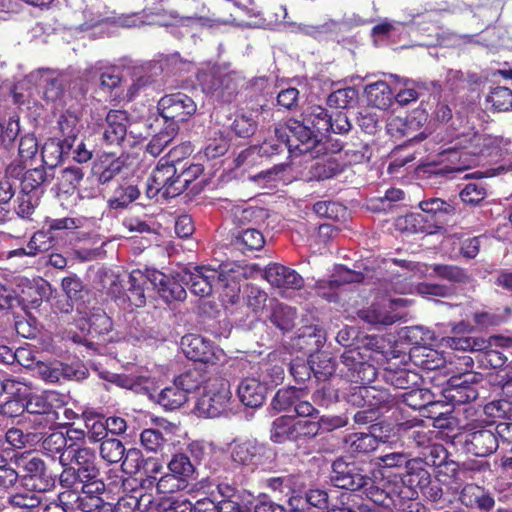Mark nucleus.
<instances>
[{
	"mask_svg": "<svg viewBox=\"0 0 512 512\" xmlns=\"http://www.w3.org/2000/svg\"><path fill=\"white\" fill-rule=\"evenodd\" d=\"M150 283L159 293L160 297L166 302L173 300H184L186 290L181 284L171 279L168 275L154 270L146 269L133 270L128 279L127 299L134 307H142L146 303L145 290L147 284Z\"/></svg>",
	"mask_w": 512,
	"mask_h": 512,
	"instance_id": "1",
	"label": "nucleus"
},
{
	"mask_svg": "<svg viewBox=\"0 0 512 512\" xmlns=\"http://www.w3.org/2000/svg\"><path fill=\"white\" fill-rule=\"evenodd\" d=\"M502 142L503 138L501 137L481 134L470 130L457 135L454 139L449 141L446 144L447 147H445L442 152L455 154L460 151L459 160L461 161V165L455 168V170L462 171L476 164V157L497 154Z\"/></svg>",
	"mask_w": 512,
	"mask_h": 512,
	"instance_id": "2",
	"label": "nucleus"
},
{
	"mask_svg": "<svg viewBox=\"0 0 512 512\" xmlns=\"http://www.w3.org/2000/svg\"><path fill=\"white\" fill-rule=\"evenodd\" d=\"M442 345L463 351L485 350L482 361L496 369L506 363L507 356L505 351L512 348V339L503 336H493L489 340V347H487L483 339L472 337H445L442 339Z\"/></svg>",
	"mask_w": 512,
	"mask_h": 512,
	"instance_id": "3",
	"label": "nucleus"
},
{
	"mask_svg": "<svg viewBox=\"0 0 512 512\" xmlns=\"http://www.w3.org/2000/svg\"><path fill=\"white\" fill-rule=\"evenodd\" d=\"M231 401L232 392L229 382L220 377H213L205 382L195 408L200 416L214 418L227 412Z\"/></svg>",
	"mask_w": 512,
	"mask_h": 512,
	"instance_id": "4",
	"label": "nucleus"
},
{
	"mask_svg": "<svg viewBox=\"0 0 512 512\" xmlns=\"http://www.w3.org/2000/svg\"><path fill=\"white\" fill-rule=\"evenodd\" d=\"M276 134L286 137L288 151L292 154H310L311 157H317L323 150V137L303 122L292 121L287 126L276 127Z\"/></svg>",
	"mask_w": 512,
	"mask_h": 512,
	"instance_id": "5",
	"label": "nucleus"
},
{
	"mask_svg": "<svg viewBox=\"0 0 512 512\" xmlns=\"http://www.w3.org/2000/svg\"><path fill=\"white\" fill-rule=\"evenodd\" d=\"M176 282L188 286L191 292L200 297L211 295L217 287V281L220 278V269L210 266H195L192 269L183 268L175 275L169 276Z\"/></svg>",
	"mask_w": 512,
	"mask_h": 512,
	"instance_id": "6",
	"label": "nucleus"
},
{
	"mask_svg": "<svg viewBox=\"0 0 512 512\" xmlns=\"http://www.w3.org/2000/svg\"><path fill=\"white\" fill-rule=\"evenodd\" d=\"M181 193L182 186L178 182L177 168L173 163L161 159L147 180V196L154 198L160 195L168 199Z\"/></svg>",
	"mask_w": 512,
	"mask_h": 512,
	"instance_id": "7",
	"label": "nucleus"
},
{
	"mask_svg": "<svg viewBox=\"0 0 512 512\" xmlns=\"http://www.w3.org/2000/svg\"><path fill=\"white\" fill-rule=\"evenodd\" d=\"M408 304L409 301L404 298L385 297L362 310L360 317L372 325H391L402 317L401 309Z\"/></svg>",
	"mask_w": 512,
	"mask_h": 512,
	"instance_id": "8",
	"label": "nucleus"
},
{
	"mask_svg": "<svg viewBox=\"0 0 512 512\" xmlns=\"http://www.w3.org/2000/svg\"><path fill=\"white\" fill-rule=\"evenodd\" d=\"M307 396L308 391L304 388L288 387L277 391L271 405L279 412L293 410L299 417H313L318 411Z\"/></svg>",
	"mask_w": 512,
	"mask_h": 512,
	"instance_id": "9",
	"label": "nucleus"
},
{
	"mask_svg": "<svg viewBox=\"0 0 512 512\" xmlns=\"http://www.w3.org/2000/svg\"><path fill=\"white\" fill-rule=\"evenodd\" d=\"M158 109L166 122L171 121L177 126V123L186 122L195 115L197 104L190 96L179 92L163 96L158 102Z\"/></svg>",
	"mask_w": 512,
	"mask_h": 512,
	"instance_id": "10",
	"label": "nucleus"
},
{
	"mask_svg": "<svg viewBox=\"0 0 512 512\" xmlns=\"http://www.w3.org/2000/svg\"><path fill=\"white\" fill-rule=\"evenodd\" d=\"M332 484L341 489L356 491L372 484V479L354 463L337 459L332 464Z\"/></svg>",
	"mask_w": 512,
	"mask_h": 512,
	"instance_id": "11",
	"label": "nucleus"
},
{
	"mask_svg": "<svg viewBox=\"0 0 512 512\" xmlns=\"http://www.w3.org/2000/svg\"><path fill=\"white\" fill-rule=\"evenodd\" d=\"M245 279L244 269L236 264L220 266V278L216 290L220 291L219 298L225 308L236 304L240 299L241 282Z\"/></svg>",
	"mask_w": 512,
	"mask_h": 512,
	"instance_id": "12",
	"label": "nucleus"
},
{
	"mask_svg": "<svg viewBox=\"0 0 512 512\" xmlns=\"http://www.w3.org/2000/svg\"><path fill=\"white\" fill-rule=\"evenodd\" d=\"M181 349L187 358L202 363L214 364L224 356L222 349L214 346L212 341L198 334L183 336Z\"/></svg>",
	"mask_w": 512,
	"mask_h": 512,
	"instance_id": "13",
	"label": "nucleus"
},
{
	"mask_svg": "<svg viewBox=\"0 0 512 512\" xmlns=\"http://www.w3.org/2000/svg\"><path fill=\"white\" fill-rule=\"evenodd\" d=\"M349 402L361 408H371L372 411L378 414L391 408L395 403V397H392L386 389L362 384L354 388Z\"/></svg>",
	"mask_w": 512,
	"mask_h": 512,
	"instance_id": "14",
	"label": "nucleus"
},
{
	"mask_svg": "<svg viewBox=\"0 0 512 512\" xmlns=\"http://www.w3.org/2000/svg\"><path fill=\"white\" fill-rule=\"evenodd\" d=\"M428 115L425 110L416 109L406 118H392L388 125V132L394 137H406L409 141H421L427 134L421 131L427 122Z\"/></svg>",
	"mask_w": 512,
	"mask_h": 512,
	"instance_id": "15",
	"label": "nucleus"
},
{
	"mask_svg": "<svg viewBox=\"0 0 512 512\" xmlns=\"http://www.w3.org/2000/svg\"><path fill=\"white\" fill-rule=\"evenodd\" d=\"M198 81L205 93L216 96L223 101H230L236 92V85L231 76L224 74L220 68L212 67L198 73Z\"/></svg>",
	"mask_w": 512,
	"mask_h": 512,
	"instance_id": "16",
	"label": "nucleus"
},
{
	"mask_svg": "<svg viewBox=\"0 0 512 512\" xmlns=\"http://www.w3.org/2000/svg\"><path fill=\"white\" fill-rule=\"evenodd\" d=\"M59 460L63 466L74 463L77 466V471L81 479H94L99 475V470L95 464L96 454L94 450L90 448H76L70 445L61 456H59Z\"/></svg>",
	"mask_w": 512,
	"mask_h": 512,
	"instance_id": "17",
	"label": "nucleus"
},
{
	"mask_svg": "<svg viewBox=\"0 0 512 512\" xmlns=\"http://www.w3.org/2000/svg\"><path fill=\"white\" fill-rule=\"evenodd\" d=\"M463 439L465 450L477 457L491 455L498 448V441L489 424L469 429L464 433Z\"/></svg>",
	"mask_w": 512,
	"mask_h": 512,
	"instance_id": "18",
	"label": "nucleus"
},
{
	"mask_svg": "<svg viewBox=\"0 0 512 512\" xmlns=\"http://www.w3.org/2000/svg\"><path fill=\"white\" fill-rule=\"evenodd\" d=\"M53 392H44L42 394H28L25 399V410L28 414L33 415L34 418L30 421L34 422L39 427H47L53 425L57 420V413L53 409L51 401L55 398Z\"/></svg>",
	"mask_w": 512,
	"mask_h": 512,
	"instance_id": "19",
	"label": "nucleus"
},
{
	"mask_svg": "<svg viewBox=\"0 0 512 512\" xmlns=\"http://www.w3.org/2000/svg\"><path fill=\"white\" fill-rule=\"evenodd\" d=\"M127 504L146 512H192V503L188 500L153 499L151 495L131 496Z\"/></svg>",
	"mask_w": 512,
	"mask_h": 512,
	"instance_id": "20",
	"label": "nucleus"
},
{
	"mask_svg": "<svg viewBox=\"0 0 512 512\" xmlns=\"http://www.w3.org/2000/svg\"><path fill=\"white\" fill-rule=\"evenodd\" d=\"M362 280L363 275L361 273L344 267H338L335 269L331 279L316 282L317 294L329 302L337 301L338 290L342 285L359 283Z\"/></svg>",
	"mask_w": 512,
	"mask_h": 512,
	"instance_id": "21",
	"label": "nucleus"
},
{
	"mask_svg": "<svg viewBox=\"0 0 512 512\" xmlns=\"http://www.w3.org/2000/svg\"><path fill=\"white\" fill-rule=\"evenodd\" d=\"M83 484L80 487V506L82 512H94L102 510L111 512L110 505L106 503L102 494L105 491V484L97 479H81Z\"/></svg>",
	"mask_w": 512,
	"mask_h": 512,
	"instance_id": "22",
	"label": "nucleus"
},
{
	"mask_svg": "<svg viewBox=\"0 0 512 512\" xmlns=\"http://www.w3.org/2000/svg\"><path fill=\"white\" fill-rule=\"evenodd\" d=\"M402 268V272L393 274L390 280V289L399 294H414L416 293V286L413 278L416 276H423L427 268L419 263H414L406 260L395 261Z\"/></svg>",
	"mask_w": 512,
	"mask_h": 512,
	"instance_id": "23",
	"label": "nucleus"
},
{
	"mask_svg": "<svg viewBox=\"0 0 512 512\" xmlns=\"http://www.w3.org/2000/svg\"><path fill=\"white\" fill-rule=\"evenodd\" d=\"M473 378L474 376L471 374L451 378L443 389L444 398L452 405L465 404L475 400L478 396V391L471 383Z\"/></svg>",
	"mask_w": 512,
	"mask_h": 512,
	"instance_id": "24",
	"label": "nucleus"
},
{
	"mask_svg": "<svg viewBox=\"0 0 512 512\" xmlns=\"http://www.w3.org/2000/svg\"><path fill=\"white\" fill-rule=\"evenodd\" d=\"M341 362L351 371V378L354 382L369 384L376 378L375 367L363 361L357 349L345 350L341 355Z\"/></svg>",
	"mask_w": 512,
	"mask_h": 512,
	"instance_id": "25",
	"label": "nucleus"
},
{
	"mask_svg": "<svg viewBox=\"0 0 512 512\" xmlns=\"http://www.w3.org/2000/svg\"><path fill=\"white\" fill-rule=\"evenodd\" d=\"M265 278L279 289L298 290L304 286V279L299 273L280 264L269 265L265 270Z\"/></svg>",
	"mask_w": 512,
	"mask_h": 512,
	"instance_id": "26",
	"label": "nucleus"
},
{
	"mask_svg": "<svg viewBox=\"0 0 512 512\" xmlns=\"http://www.w3.org/2000/svg\"><path fill=\"white\" fill-rule=\"evenodd\" d=\"M105 122L103 140L109 145L120 144L127 134L129 123L127 113L122 110H110L106 114Z\"/></svg>",
	"mask_w": 512,
	"mask_h": 512,
	"instance_id": "27",
	"label": "nucleus"
},
{
	"mask_svg": "<svg viewBox=\"0 0 512 512\" xmlns=\"http://www.w3.org/2000/svg\"><path fill=\"white\" fill-rule=\"evenodd\" d=\"M267 389L260 379L247 377L240 382L237 392L240 401L245 406L258 408L266 399Z\"/></svg>",
	"mask_w": 512,
	"mask_h": 512,
	"instance_id": "28",
	"label": "nucleus"
},
{
	"mask_svg": "<svg viewBox=\"0 0 512 512\" xmlns=\"http://www.w3.org/2000/svg\"><path fill=\"white\" fill-rule=\"evenodd\" d=\"M32 371L34 375L48 383H56L63 379H69L74 374L70 366L58 360L37 361L33 365Z\"/></svg>",
	"mask_w": 512,
	"mask_h": 512,
	"instance_id": "29",
	"label": "nucleus"
},
{
	"mask_svg": "<svg viewBox=\"0 0 512 512\" xmlns=\"http://www.w3.org/2000/svg\"><path fill=\"white\" fill-rule=\"evenodd\" d=\"M262 447L254 441L235 443L231 448V457L235 463L253 470L261 463Z\"/></svg>",
	"mask_w": 512,
	"mask_h": 512,
	"instance_id": "30",
	"label": "nucleus"
},
{
	"mask_svg": "<svg viewBox=\"0 0 512 512\" xmlns=\"http://www.w3.org/2000/svg\"><path fill=\"white\" fill-rule=\"evenodd\" d=\"M30 81L44 89L46 99L54 101L62 94L61 81L56 73L49 69H39L29 75Z\"/></svg>",
	"mask_w": 512,
	"mask_h": 512,
	"instance_id": "31",
	"label": "nucleus"
},
{
	"mask_svg": "<svg viewBox=\"0 0 512 512\" xmlns=\"http://www.w3.org/2000/svg\"><path fill=\"white\" fill-rule=\"evenodd\" d=\"M148 393L152 399L169 410L177 409L187 401L185 392L177 385L176 381H174L172 386L166 387L159 392L149 387Z\"/></svg>",
	"mask_w": 512,
	"mask_h": 512,
	"instance_id": "32",
	"label": "nucleus"
},
{
	"mask_svg": "<svg viewBox=\"0 0 512 512\" xmlns=\"http://www.w3.org/2000/svg\"><path fill=\"white\" fill-rule=\"evenodd\" d=\"M258 379L267 388L269 386H276L283 381L284 363L277 359L276 353L269 354L268 360L260 364Z\"/></svg>",
	"mask_w": 512,
	"mask_h": 512,
	"instance_id": "33",
	"label": "nucleus"
},
{
	"mask_svg": "<svg viewBox=\"0 0 512 512\" xmlns=\"http://www.w3.org/2000/svg\"><path fill=\"white\" fill-rule=\"evenodd\" d=\"M52 236L49 232L37 231L30 238L26 248H18L7 251L4 255L7 259L12 257L36 256L39 252L45 251L51 246Z\"/></svg>",
	"mask_w": 512,
	"mask_h": 512,
	"instance_id": "34",
	"label": "nucleus"
},
{
	"mask_svg": "<svg viewBox=\"0 0 512 512\" xmlns=\"http://www.w3.org/2000/svg\"><path fill=\"white\" fill-rule=\"evenodd\" d=\"M304 124L311 126V129L321 135L323 138L330 132L331 116L322 106H309L303 112Z\"/></svg>",
	"mask_w": 512,
	"mask_h": 512,
	"instance_id": "35",
	"label": "nucleus"
},
{
	"mask_svg": "<svg viewBox=\"0 0 512 512\" xmlns=\"http://www.w3.org/2000/svg\"><path fill=\"white\" fill-rule=\"evenodd\" d=\"M328 512H370L368 505L360 503V498L351 492L334 494Z\"/></svg>",
	"mask_w": 512,
	"mask_h": 512,
	"instance_id": "36",
	"label": "nucleus"
},
{
	"mask_svg": "<svg viewBox=\"0 0 512 512\" xmlns=\"http://www.w3.org/2000/svg\"><path fill=\"white\" fill-rule=\"evenodd\" d=\"M72 149L71 142H60L54 139L48 140L42 147L41 156L43 163L49 167H56L62 159V156Z\"/></svg>",
	"mask_w": 512,
	"mask_h": 512,
	"instance_id": "37",
	"label": "nucleus"
},
{
	"mask_svg": "<svg viewBox=\"0 0 512 512\" xmlns=\"http://www.w3.org/2000/svg\"><path fill=\"white\" fill-rule=\"evenodd\" d=\"M368 102L376 108L386 109L392 102V92L389 85L384 81H377L365 88Z\"/></svg>",
	"mask_w": 512,
	"mask_h": 512,
	"instance_id": "38",
	"label": "nucleus"
},
{
	"mask_svg": "<svg viewBox=\"0 0 512 512\" xmlns=\"http://www.w3.org/2000/svg\"><path fill=\"white\" fill-rule=\"evenodd\" d=\"M167 468L170 473L180 478L186 484H189L195 473L194 465L190 458L184 453L174 454L167 463Z\"/></svg>",
	"mask_w": 512,
	"mask_h": 512,
	"instance_id": "39",
	"label": "nucleus"
},
{
	"mask_svg": "<svg viewBox=\"0 0 512 512\" xmlns=\"http://www.w3.org/2000/svg\"><path fill=\"white\" fill-rule=\"evenodd\" d=\"M346 444L352 453L366 454L378 447L379 440L374 433H353L347 437Z\"/></svg>",
	"mask_w": 512,
	"mask_h": 512,
	"instance_id": "40",
	"label": "nucleus"
},
{
	"mask_svg": "<svg viewBox=\"0 0 512 512\" xmlns=\"http://www.w3.org/2000/svg\"><path fill=\"white\" fill-rule=\"evenodd\" d=\"M234 244L243 252L255 251L263 248L265 239L258 229L247 228L236 235Z\"/></svg>",
	"mask_w": 512,
	"mask_h": 512,
	"instance_id": "41",
	"label": "nucleus"
},
{
	"mask_svg": "<svg viewBox=\"0 0 512 512\" xmlns=\"http://www.w3.org/2000/svg\"><path fill=\"white\" fill-rule=\"evenodd\" d=\"M425 465L422 458H408L405 467L410 486L425 487L429 484L430 473L425 469Z\"/></svg>",
	"mask_w": 512,
	"mask_h": 512,
	"instance_id": "42",
	"label": "nucleus"
},
{
	"mask_svg": "<svg viewBox=\"0 0 512 512\" xmlns=\"http://www.w3.org/2000/svg\"><path fill=\"white\" fill-rule=\"evenodd\" d=\"M257 116L258 112L256 111L237 113L231 124L232 131L239 137H250L257 129Z\"/></svg>",
	"mask_w": 512,
	"mask_h": 512,
	"instance_id": "43",
	"label": "nucleus"
},
{
	"mask_svg": "<svg viewBox=\"0 0 512 512\" xmlns=\"http://www.w3.org/2000/svg\"><path fill=\"white\" fill-rule=\"evenodd\" d=\"M312 373L317 380L326 381L335 372V362L326 352L310 356Z\"/></svg>",
	"mask_w": 512,
	"mask_h": 512,
	"instance_id": "44",
	"label": "nucleus"
},
{
	"mask_svg": "<svg viewBox=\"0 0 512 512\" xmlns=\"http://www.w3.org/2000/svg\"><path fill=\"white\" fill-rule=\"evenodd\" d=\"M121 167L122 163L119 159H113L111 156L106 155L94 164L93 174L100 183L105 184L120 172Z\"/></svg>",
	"mask_w": 512,
	"mask_h": 512,
	"instance_id": "45",
	"label": "nucleus"
},
{
	"mask_svg": "<svg viewBox=\"0 0 512 512\" xmlns=\"http://www.w3.org/2000/svg\"><path fill=\"white\" fill-rule=\"evenodd\" d=\"M401 399L403 403L414 410L426 408L428 405L433 404L434 396L428 389H410L395 396Z\"/></svg>",
	"mask_w": 512,
	"mask_h": 512,
	"instance_id": "46",
	"label": "nucleus"
},
{
	"mask_svg": "<svg viewBox=\"0 0 512 512\" xmlns=\"http://www.w3.org/2000/svg\"><path fill=\"white\" fill-rule=\"evenodd\" d=\"M178 126L168 123L164 130L155 135L146 147V151L153 157L161 154L164 148L174 139L178 133Z\"/></svg>",
	"mask_w": 512,
	"mask_h": 512,
	"instance_id": "47",
	"label": "nucleus"
},
{
	"mask_svg": "<svg viewBox=\"0 0 512 512\" xmlns=\"http://www.w3.org/2000/svg\"><path fill=\"white\" fill-rule=\"evenodd\" d=\"M58 124L64 137L63 141L73 144L82 127L79 116L75 112L68 110L60 116Z\"/></svg>",
	"mask_w": 512,
	"mask_h": 512,
	"instance_id": "48",
	"label": "nucleus"
},
{
	"mask_svg": "<svg viewBox=\"0 0 512 512\" xmlns=\"http://www.w3.org/2000/svg\"><path fill=\"white\" fill-rule=\"evenodd\" d=\"M208 380L209 378L198 369L189 370L175 379L177 385L185 392L186 396L190 392L199 389L203 390L205 382Z\"/></svg>",
	"mask_w": 512,
	"mask_h": 512,
	"instance_id": "49",
	"label": "nucleus"
},
{
	"mask_svg": "<svg viewBox=\"0 0 512 512\" xmlns=\"http://www.w3.org/2000/svg\"><path fill=\"white\" fill-rule=\"evenodd\" d=\"M30 386L23 381V379H5L3 380V394L7 395L6 405H10L15 402L23 401L28 397L30 393Z\"/></svg>",
	"mask_w": 512,
	"mask_h": 512,
	"instance_id": "50",
	"label": "nucleus"
},
{
	"mask_svg": "<svg viewBox=\"0 0 512 512\" xmlns=\"http://www.w3.org/2000/svg\"><path fill=\"white\" fill-rule=\"evenodd\" d=\"M138 196L139 190L136 186H121L114 191L113 195L108 200V205L112 209H122L136 200Z\"/></svg>",
	"mask_w": 512,
	"mask_h": 512,
	"instance_id": "51",
	"label": "nucleus"
},
{
	"mask_svg": "<svg viewBox=\"0 0 512 512\" xmlns=\"http://www.w3.org/2000/svg\"><path fill=\"white\" fill-rule=\"evenodd\" d=\"M296 312L292 307L277 303L273 307L272 322L281 330L288 331L293 328Z\"/></svg>",
	"mask_w": 512,
	"mask_h": 512,
	"instance_id": "52",
	"label": "nucleus"
},
{
	"mask_svg": "<svg viewBox=\"0 0 512 512\" xmlns=\"http://www.w3.org/2000/svg\"><path fill=\"white\" fill-rule=\"evenodd\" d=\"M293 421L289 417L276 418L271 427V440L275 443H284L285 441H293Z\"/></svg>",
	"mask_w": 512,
	"mask_h": 512,
	"instance_id": "53",
	"label": "nucleus"
},
{
	"mask_svg": "<svg viewBox=\"0 0 512 512\" xmlns=\"http://www.w3.org/2000/svg\"><path fill=\"white\" fill-rule=\"evenodd\" d=\"M111 382L117 386L136 392L149 391V378L145 376L112 375Z\"/></svg>",
	"mask_w": 512,
	"mask_h": 512,
	"instance_id": "54",
	"label": "nucleus"
},
{
	"mask_svg": "<svg viewBox=\"0 0 512 512\" xmlns=\"http://www.w3.org/2000/svg\"><path fill=\"white\" fill-rule=\"evenodd\" d=\"M157 493L172 494L182 491L188 487L184 481L168 472L163 474L155 483Z\"/></svg>",
	"mask_w": 512,
	"mask_h": 512,
	"instance_id": "55",
	"label": "nucleus"
},
{
	"mask_svg": "<svg viewBox=\"0 0 512 512\" xmlns=\"http://www.w3.org/2000/svg\"><path fill=\"white\" fill-rule=\"evenodd\" d=\"M124 454L125 447L118 439H107L100 445V455L109 463H117L121 461Z\"/></svg>",
	"mask_w": 512,
	"mask_h": 512,
	"instance_id": "56",
	"label": "nucleus"
},
{
	"mask_svg": "<svg viewBox=\"0 0 512 512\" xmlns=\"http://www.w3.org/2000/svg\"><path fill=\"white\" fill-rule=\"evenodd\" d=\"M488 101L497 111H508L512 109V90L503 86L494 87Z\"/></svg>",
	"mask_w": 512,
	"mask_h": 512,
	"instance_id": "57",
	"label": "nucleus"
},
{
	"mask_svg": "<svg viewBox=\"0 0 512 512\" xmlns=\"http://www.w3.org/2000/svg\"><path fill=\"white\" fill-rule=\"evenodd\" d=\"M67 445L66 436L59 431L52 432L43 439L42 448L45 453L54 458L57 454H61L65 451Z\"/></svg>",
	"mask_w": 512,
	"mask_h": 512,
	"instance_id": "58",
	"label": "nucleus"
},
{
	"mask_svg": "<svg viewBox=\"0 0 512 512\" xmlns=\"http://www.w3.org/2000/svg\"><path fill=\"white\" fill-rule=\"evenodd\" d=\"M484 413L492 419L512 421V403L505 399L491 401L484 406Z\"/></svg>",
	"mask_w": 512,
	"mask_h": 512,
	"instance_id": "59",
	"label": "nucleus"
},
{
	"mask_svg": "<svg viewBox=\"0 0 512 512\" xmlns=\"http://www.w3.org/2000/svg\"><path fill=\"white\" fill-rule=\"evenodd\" d=\"M141 445L149 452H160L163 450L166 439L162 432L156 429H145L140 435Z\"/></svg>",
	"mask_w": 512,
	"mask_h": 512,
	"instance_id": "60",
	"label": "nucleus"
},
{
	"mask_svg": "<svg viewBox=\"0 0 512 512\" xmlns=\"http://www.w3.org/2000/svg\"><path fill=\"white\" fill-rule=\"evenodd\" d=\"M334 494H338V491L332 490L328 493L322 489H311L306 493L305 499L311 506L328 512L331 500L334 499Z\"/></svg>",
	"mask_w": 512,
	"mask_h": 512,
	"instance_id": "61",
	"label": "nucleus"
},
{
	"mask_svg": "<svg viewBox=\"0 0 512 512\" xmlns=\"http://www.w3.org/2000/svg\"><path fill=\"white\" fill-rule=\"evenodd\" d=\"M321 430V424L312 420H299L293 422V441L314 438Z\"/></svg>",
	"mask_w": 512,
	"mask_h": 512,
	"instance_id": "62",
	"label": "nucleus"
},
{
	"mask_svg": "<svg viewBox=\"0 0 512 512\" xmlns=\"http://www.w3.org/2000/svg\"><path fill=\"white\" fill-rule=\"evenodd\" d=\"M486 195V188L481 183H468L460 192L461 200L471 205L478 204Z\"/></svg>",
	"mask_w": 512,
	"mask_h": 512,
	"instance_id": "63",
	"label": "nucleus"
},
{
	"mask_svg": "<svg viewBox=\"0 0 512 512\" xmlns=\"http://www.w3.org/2000/svg\"><path fill=\"white\" fill-rule=\"evenodd\" d=\"M356 97V92L352 88L338 89L328 96L327 103L330 107L336 109L347 108Z\"/></svg>",
	"mask_w": 512,
	"mask_h": 512,
	"instance_id": "64",
	"label": "nucleus"
}]
</instances>
